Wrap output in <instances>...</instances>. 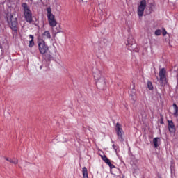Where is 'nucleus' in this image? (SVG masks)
Here are the masks:
<instances>
[{
	"mask_svg": "<svg viewBox=\"0 0 178 178\" xmlns=\"http://www.w3.org/2000/svg\"><path fill=\"white\" fill-rule=\"evenodd\" d=\"M127 42H128V44L129 45H132L133 44V41L130 40V39H128Z\"/></svg>",
	"mask_w": 178,
	"mask_h": 178,
	"instance_id": "nucleus-21",
	"label": "nucleus"
},
{
	"mask_svg": "<svg viewBox=\"0 0 178 178\" xmlns=\"http://www.w3.org/2000/svg\"><path fill=\"white\" fill-rule=\"evenodd\" d=\"M113 148H114V149H115V152L118 155V147L115 145H113Z\"/></svg>",
	"mask_w": 178,
	"mask_h": 178,
	"instance_id": "nucleus-20",
	"label": "nucleus"
},
{
	"mask_svg": "<svg viewBox=\"0 0 178 178\" xmlns=\"http://www.w3.org/2000/svg\"><path fill=\"white\" fill-rule=\"evenodd\" d=\"M115 131L118 136V140H119V141H120L121 143H123V141H124V139L123 138L124 132L123 131V129H122V125L120 124H116Z\"/></svg>",
	"mask_w": 178,
	"mask_h": 178,
	"instance_id": "nucleus-4",
	"label": "nucleus"
},
{
	"mask_svg": "<svg viewBox=\"0 0 178 178\" xmlns=\"http://www.w3.org/2000/svg\"><path fill=\"white\" fill-rule=\"evenodd\" d=\"M168 130L170 133H175L176 131V127L172 120H168Z\"/></svg>",
	"mask_w": 178,
	"mask_h": 178,
	"instance_id": "nucleus-10",
	"label": "nucleus"
},
{
	"mask_svg": "<svg viewBox=\"0 0 178 178\" xmlns=\"http://www.w3.org/2000/svg\"><path fill=\"white\" fill-rule=\"evenodd\" d=\"M10 163H13L14 165H17V163H19V159L16 158L10 159Z\"/></svg>",
	"mask_w": 178,
	"mask_h": 178,
	"instance_id": "nucleus-16",
	"label": "nucleus"
},
{
	"mask_svg": "<svg viewBox=\"0 0 178 178\" xmlns=\"http://www.w3.org/2000/svg\"><path fill=\"white\" fill-rule=\"evenodd\" d=\"M102 159L104 161V162H105V163H106L107 165H108V166L111 168L113 169V168H115V165H113L112 164V163H111V160H109V159H108V157H106V156L105 155H102L101 156Z\"/></svg>",
	"mask_w": 178,
	"mask_h": 178,
	"instance_id": "nucleus-9",
	"label": "nucleus"
},
{
	"mask_svg": "<svg viewBox=\"0 0 178 178\" xmlns=\"http://www.w3.org/2000/svg\"><path fill=\"white\" fill-rule=\"evenodd\" d=\"M147 8V1L145 0H142L138 6V15L139 17H143L144 15V10Z\"/></svg>",
	"mask_w": 178,
	"mask_h": 178,
	"instance_id": "nucleus-6",
	"label": "nucleus"
},
{
	"mask_svg": "<svg viewBox=\"0 0 178 178\" xmlns=\"http://www.w3.org/2000/svg\"><path fill=\"white\" fill-rule=\"evenodd\" d=\"M8 24L14 31H17V18H15L13 15H11V17L8 20Z\"/></svg>",
	"mask_w": 178,
	"mask_h": 178,
	"instance_id": "nucleus-7",
	"label": "nucleus"
},
{
	"mask_svg": "<svg viewBox=\"0 0 178 178\" xmlns=\"http://www.w3.org/2000/svg\"><path fill=\"white\" fill-rule=\"evenodd\" d=\"M173 107H174V116L177 117L178 116V107L176 104H173Z\"/></svg>",
	"mask_w": 178,
	"mask_h": 178,
	"instance_id": "nucleus-14",
	"label": "nucleus"
},
{
	"mask_svg": "<svg viewBox=\"0 0 178 178\" xmlns=\"http://www.w3.org/2000/svg\"><path fill=\"white\" fill-rule=\"evenodd\" d=\"M47 19L49 20V23L51 26V27H55V26H56L57 22L56 20L55 19V15H54V14H52V10L51 9L50 7L47 8Z\"/></svg>",
	"mask_w": 178,
	"mask_h": 178,
	"instance_id": "nucleus-3",
	"label": "nucleus"
},
{
	"mask_svg": "<svg viewBox=\"0 0 178 178\" xmlns=\"http://www.w3.org/2000/svg\"><path fill=\"white\" fill-rule=\"evenodd\" d=\"M29 38H31V40L29 41V45L30 48L34 47V36L33 35H29Z\"/></svg>",
	"mask_w": 178,
	"mask_h": 178,
	"instance_id": "nucleus-13",
	"label": "nucleus"
},
{
	"mask_svg": "<svg viewBox=\"0 0 178 178\" xmlns=\"http://www.w3.org/2000/svg\"><path fill=\"white\" fill-rule=\"evenodd\" d=\"M83 178H88V171L87 170V168L84 167L82 170Z\"/></svg>",
	"mask_w": 178,
	"mask_h": 178,
	"instance_id": "nucleus-12",
	"label": "nucleus"
},
{
	"mask_svg": "<svg viewBox=\"0 0 178 178\" xmlns=\"http://www.w3.org/2000/svg\"><path fill=\"white\" fill-rule=\"evenodd\" d=\"M166 34H168V32L165 29H163V35H166Z\"/></svg>",
	"mask_w": 178,
	"mask_h": 178,
	"instance_id": "nucleus-19",
	"label": "nucleus"
},
{
	"mask_svg": "<svg viewBox=\"0 0 178 178\" xmlns=\"http://www.w3.org/2000/svg\"><path fill=\"white\" fill-rule=\"evenodd\" d=\"M22 6L24 10L25 20L27 22V23H31V22H33V14L31 13V10H30L29 6H27V3H22Z\"/></svg>",
	"mask_w": 178,
	"mask_h": 178,
	"instance_id": "nucleus-1",
	"label": "nucleus"
},
{
	"mask_svg": "<svg viewBox=\"0 0 178 178\" xmlns=\"http://www.w3.org/2000/svg\"><path fill=\"white\" fill-rule=\"evenodd\" d=\"M60 31L58 29V31H57L56 33H60Z\"/></svg>",
	"mask_w": 178,
	"mask_h": 178,
	"instance_id": "nucleus-23",
	"label": "nucleus"
},
{
	"mask_svg": "<svg viewBox=\"0 0 178 178\" xmlns=\"http://www.w3.org/2000/svg\"><path fill=\"white\" fill-rule=\"evenodd\" d=\"M94 79L96 81L97 86H104L106 83V81L105 79V76H104V74L101 71H98L94 74Z\"/></svg>",
	"mask_w": 178,
	"mask_h": 178,
	"instance_id": "nucleus-2",
	"label": "nucleus"
},
{
	"mask_svg": "<svg viewBox=\"0 0 178 178\" xmlns=\"http://www.w3.org/2000/svg\"><path fill=\"white\" fill-rule=\"evenodd\" d=\"M122 178H124V175H122Z\"/></svg>",
	"mask_w": 178,
	"mask_h": 178,
	"instance_id": "nucleus-24",
	"label": "nucleus"
},
{
	"mask_svg": "<svg viewBox=\"0 0 178 178\" xmlns=\"http://www.w3.org/2000/svg\"><path fill=\"white\" fill-rule=\"evenodd\" d=\"M160 138H155L153 139V144L154 148H158V142L159 141Z\"/></svg>",
	"mask_w": 178,
	"mask_h": 178,
	"instance_id": "nucleus-15",
	"label": "nucleus"
},
{
	"mask_svg": "<svg viewBox=\"0 0 178 178\" xmlns=\"http://www.w3.org/2000/svg\"><path fill=\"white\" fill-rule=\"evenodd\" d=\"M42 40H51V32L46 31L42 33Z\"/></svg>",
	"mask_w": 178,
	"mask_h": 178,
	"instance_id": "nucleus-11",
	"label": "nucleus"
},
{
	"mask_svg": "<svg viewBox=\"0 0 178 178\" xmlns=\"http://www.w3.org/2000/svg\"><path fill=\"white\" fill-rule=\"evenodd\" d=\"M38 44L40 54L44 55V54H47V52H48V46L45 44V40L39 38L38 40Z\"/></svg>",
	"mask_w": 178,
	"mask_h": 178,
	"instance_id": "nucleus-5",
	"label": "nucleus"
},
{
	"mask_svg": "<svg viewBox=\"0 0 178 178\" xmlns=\"http://www.w3.org/2000/svg\"><path fill=\"white\" fill-rule=\"evenodd\" d=\"M155 35H161L162 34V31L160 29H157L154 32Z\"/></svg>",
	"mask_w": 178,
	"mask_h": 178,
	"instance_id": "nucleus-18",
	"label": "nucleus"
},
{
	"mask_svg": "<svg viewBox=\"0 0 178 178\" xmlns=\"http://www.w3.org/2000/svg\"><path fill=\"white\" fill-rule=\"evenodd\" d=\"M147 87L149 90H154V86H152V83H151V81L147 82Z\"/></svg>",
	"mask_w": 178,
	"mask_h": 178,
	"instance_id": "nucleus-17",
	"label": "nucleus"
},
{
	"mask_svg": "<svg viewBox=\"0 0 178 178\" xmlns=\"http://www.w3.org/2000/svg\"><path fill=\"white\" fill-rule=\"evenodd\" d=\"M159 77H160V83L161 86H163V84L166 83V70H165V68H162L159 71Z\"/></svg>",
	"mask_w": 178,
	"mask_h": 178,
	"instance_id": "nucleus-8",
	"label": "nucleus"
},
{
	"mask_svg": "<svg viewBox=\"0 0 178 178\" xmlns=\"http://www.w3.org/2000/svg\"><path fill=\"white\" fill-rule=\"evenodd\" d=\"M6 161H8V162H10V159H9V158H6Z\"/></svg>",
	"mask_w": 178,
	"mask_h": 178,
	"instance_id": "nucleus-22",
	"label": "nucleus"
}]
</instances>
